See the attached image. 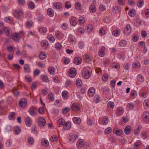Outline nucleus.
<instances>
[{
  "label": "nucleus",
  "instance_id": "nucleus-1",
  "mask_svg": "<svg viewBox=\"0 0 149 149\" xmlns=\"http://www.w3.org/2000/svg\"><path fill=\"white\" fill-rule=\"evenodd\" d=\"M91 69L88 67L85 68L82 73L83 77L86 79H88L91 74Z\"/></svg>",
  "mask_w": 149,
  "mask_h": 149
},
{
  "label": "nucleus",
  "instance_id": "nucleus-2",
  "mask_svg": "<svg viewBox=\"0 0 149 149\" xmlns=\"http://www.w3.org/2000/svg\"><path fill=\"white\" fill-rule=\"evenodd\" d=\"M46 123V120L44 118L40 117L38 118V123L40 127H43L45 125Z\"/></svg>",
  "mask_w": 149,
  "mask_h": 149
},
{
  "label": "nucleus",
  "instance_id": "nucleus-3",
  "mask_svg": "<svg viewBox=\"0 0 149 149\" xmlns=\"http://www.w3.org/2000/svg\"><path fill=\"white\" fill-rule=\"evenodd\" d=\"M12 38L15 42H19L20 38L19 33H13L12 35Z\"/></svg>",
  "mask_w": 149,
  "mask_h": 149
},
{
  "label": "nucleus",
  "instance_id": "nucleus-4",
  "mask_svg": "<svg viewBox=\"0 0 149 149\" xmlns=\"http://www.w3.org/2000/svg\"><path fill=\"white\" fill-rule=\"evenodd\" d=\"M131 31L132 28L130 25L129 24H127L124 29V32L126 34H129L130 33Z\"/></svg>",
  "mask_w": 149,
  "mask_h": 149
},
{
  "label": "nucleus",
  "instance_id": "nucleus-5",
  "mask_svg": "<svg viewBox=\"0 0 149 149\" xmlns=\"http://www.w3.org/2000/svg\"><path fill=\"white\" fill-rule=\"evenodd\" d=\"M76 70L74 68H71L69 70V75L70 77L71 78H74L76 75Z\"/></svg>",
  "mask_w": 149,
  "mask_h": 149
},
{
  "label": "nucleus",
  "instance_id": "nucleus-6",
  "mask_svg": "<svg viewBox=\"0 0 149 149\" xmlns=\"http://www.w3.org/2000/svg\"><path fill=\"white\" fill-rule=\"evenodd\" d=\"M143 120L146 122L149 121V112L147 111H145L143 114Z\"/></svg>",
  "mask_w": 149,
  "mask_h": 149
},
{
  "label": "nucleus",
  "instance_id": "nucleus-7",
  "mask_svg": "<svg viewBox=\"0 0 149 149\" xmlns=\"http://www.w3.org/2000/svg\"><path fill=\"white\" fill-rule=\"evenodd\" d=\"M28 112L32 116H34L36 115H37V112L36 111V109L35 108L33 107H31L30 108L28 111Z\"/></svg>",
  "mask_w": 149,
  "mask_h": 149
},
{
  "label": "nucleus",
  "instance_id": "nucleus-8",
  "mask_svg": "<svg viewBox=\"0 0 149 149\" xmlns=\"http://www.w3.org/2000/svg\"><path fill=\"white\" fill-rule=\"evenodd\" d=\"M25 123L26 125L28 127H30L32 124V120L29 116L25 119Z\"/></svg>",
  "mask_w": 149,
  "mask_h": 149
},
{
  "label": "nucleus",
  "instance_id": "nucleus-9",
  "mask_svg": "<svg viewBox=\"0 0 149 149\" xmlns=\"http://www.w3.org/2000/svg\"><path fill=\"white\" fill-rule=\"evenodd\" d=\"M27 102L26 100L24 98L21 99L19 101V104L22 108H24L26 106Z\"/></svg>",
  "mask_w": 149,
  "mask_h": 149
},
{
  "label": "nucleus",
  "instance_id": "nucleus-10",
  "mask_svg": "<svg viewBox=\"0 0 149 149\" xmlns=\"http://www.w3.org/2000/svg\"><path fill=\"white\" fill-rule=\"evenodd\" d=\"M82 61L81 58L80 57H75L74 60V62L76 65H79L81 64Z\"/></svg>",
  "mask_w": 149,
  "mask_h": 149
},
{
  "label": "nucleus",
  "instance_id": "nucleus-11",
  "mask_svg": "<svg viewBox=\"0 0 149 149\" xmlns=\"http://www.w3.org/2000/svg\"><path fill=\"white\" fill-rule=\"evenodd\" d=\"M117 128H115L113 130L114 134H116V135L120 136L122 134L123 132L122 130H118Z\"/></svg>",
  "mask_w": 149,
  "mask_h": 149
},
{
  "label": "nucleus",
  "instance_id": "nucleus-12",
  "mask_svg": "<svg viewBox=\"0 0 149 149\" xmlns=\"http://www.w3.org/2000/svg\"><path fill=\"white\" fill-rule=\"evenodd\" d=\"M95 93V90L93 87L91 88L88 91V93L90 96H93L94 95Z\"/></svg>",
  "mask_w": 149,
  "mask_h": 149
},
{
  "label": "nucleus",
  "instance_id": "nucleus-13",
  "mask_svg": "<svg viewBox=\"0 0 149 149\" xmlns=\"http://www.w3.org/2000/svg\"><path fill=\"white\" fill-rule=\"evenodd\" d=\"M131 132V127L130 126H126L124 129V132L126 135L129 134Z\"/></svg>",
  "mask_w": 149,
  "mask_h": 149
},
{
  "label": "nucleus",
  "instance_id": "nucleus-14",
  "mask_svg": "<svg viewBox=\"0 0 149 149\" xmlns=\"http://www.w3.org/2000/svg\"><path fill=\"white\" fill-rule=\"evenodd\" d=\"M47 31V28L44 27H40L39 30V33L42 35H44Z\"/></svg>",
  "mask_w": 149,
  "mask_h": 149
},
{
  "label": "nucleus",
  "instance_id": "nucleus-15",
  "mask_svg": "<svg viewBox=\"0 0 149 149\" xmlns=\"http://www.w3.org/2000/svg\"><path fill=\"white\" fill-rule=\"evenodd\" d=\"M77 136V135H75L74 134H71L70 135L69 141L71 142H74L76 139Z\"/></svg>",
  "mask_w": 149,
  "mask_h": 149
},
{
  "label": "nucleus",
  "instance_id": "nucleus-16",
  "mask_svg": "<svg viewBox=\"0 0 149 149\" xmlns=\"http://www.w3.org/2000/svg\"><path fill=\"white\" fill-rule=\"evenodd\" d=\"M54 8L56 9H59L62 7V4L60 3H57L53 4Z\"/></svg>",
  "mask_w": 149,
  "mask_h": 149
},
{
  "label": "nucleus",
  "instance_id": "nucleus-17",
  "mask_svg": "<svg viewBox=\"0 0 149 149\" xmlns=\"http://www.w3.org/2000/svg\"><path fill=\"white\" fill-rule=\"evenodd\" d=\"M70 24L72 26H75L77 24V19L74 17H72L70 20Z\"/></svg>",
  "mask_w": 149,
  "mask_h": 149
},
{
  "label": "nucleus",
  "instance_id": "nucleus-18",
  "mask_svg": "<svg viewBox=\"0 0 149 149\" xmlns=\"http://www.w3.org/2000/svg\"><path fill=\"white\" fill-rule=\"evenodd\" d=\"M47 14L50 17H52L54 14V11L51 8H49L47 10Z\"/></svg>",
  "mask_w": 149,
  "mask_h": 149
},
{
  "label": "nucleus",
  "instance_id": "nucleus-19",
  "mask_svg": "<svg viewBox=\"0 0 149 149\" xmlns=\"http://www.w3.org/2000/svg\"><path fill=\"white\" fill-rule=\"evenodd\" d=\"M84 145L83 140H79L77 143V147L79 148H81Z\"/></svg>",
  "mask_w": 149,
  "mask_h": 149
},
{
  "label": "nucleus",
  "instance_id": "nucleus-20",
  "mask_svg": "<svg viewBox=\"0 0 149 149\" xmlns=\"http://www.w3.org/2000/svg\"><path fill=\"white\" fill-rule=\"evenodd\" d=\"M136 11L134 9L130 10L128 13L129 15L131 17H134L136 15Z\"/></svg>",
  "mask_w": 149,
  "mask_h": 149
},
{
  "label": "nucleus",
  "instance_id": "nucleus-21",
  "mask_svg": "<svg viewBox=\"0 0 149 149\" xmlns=\"http://www.w3.org/2000/svg\"><path fill=\"white\" fill-rule=\"evenodd\" d=\"M109 118L107 116L104 117L102 119V122L103 125H106L108 123Z\"/></svg>",
  "mask_w": 149,
  "mask_h": 149
},
{
  "label": "nucleus",
  "instance_id": "nucleus-22",
  "mask_svg": "<svg viewBox=\"0 0 149 149\" xmlns=\"http://www.w3.org/2000/svg\"><path fill=\"white\" fill-rule=\"evenodd\" d=\"M71 127V124L69 122H66L65 125L63 126V128L65 130H69Z\"/></svg>",
  "mask_w": 149,
  "mask_h": 149
},
{
  "label": "nucleus",
  "instance_id": "nucleus-23",
  "mask_svg": "<svg viewBox=\"0 0 149 149\" xmlns=\"http://www.w3.org/2000/svg\"><path fill=\"white\" fill-rule=\"evenodd\" d=\"M73 121L75 123H76L77 124H79L81 122V119L77 117H74L73 118Z\"/></svg>",
  "mask_w": 149,
  "mask_h": 149
},
{
  "label": "nucleus",
  "instance_id": "nucleus-24",
  "mask_svg": "<svg viewBox=\"0 0 149 149\" xmlns=\"http://www.w3.org/2000/svg\"><path fill=\"white\" fill-rule=\"evenodd\" d=\"M105 49V48L104 47H102V48L100 49L99 52L98 54L101 57H103L104 55V50Z\"/></svg>",
  "mask_w": 149,
  "mask_h": 149
},
{
  "label": "nucleus",
  "instance_id": "nucleus-25",
  "mask_svg": "<svg viewBox=\"0 0 149 149\" xmlns=\"http://www.w3.org/2000/svg\"><path fill=\"white\" fill-rule=\"evenodd\" d=\"M23 14V12L21 10H19L15 13L14 16L16 18L20 17Z\"/></svg>",
  "mask_w": 149,
  "mask_h": 149
},
{
  "label": "nucleus",
  "instance_id": "nucleus-26",
  "mask_svg": "<svg viewBox=\"0 0 149 149\" xmlns=\"http://www.w3.org/2000/svg\"><path fill=\"white\" fill-rule=\"evenodd\" d=\"M141 144V142L139 140L137 141V142L134 144V148L136 149H138L139 148V146Z\"/></svg>",
  "mask_w": 149,
  "mask_h": 149
},
{
  "label": "nucleus",
  "instance_id": "nucleus-27",
  "mask_svg": "<svg viewBox=\"0 0 149 149\" xmlns=\"http://www.w3.org/2000/svg\"><path fill=\"white\" fill-rule=\"evenodd\" d=\"M71 109L73 111H77L79 110L77 105L75 103H73L71 107Z\"/></svg>",
  "mask_w": 149,
  "mask_h": 149
},
{
  "label": "nucleus",
  "instance_id": "nucleus-28",
  "mask_svg": "<svg viewBox=\"0 0 149 149\" xmlns=\"http://www.w3.org/2000/svg\"><path fill=\"white\" fill-rule=\"evenodd\" d=\"M120 34V30L118 29L116 30H115L112 32L113 35L115 36H117Z\"/></svg>",
  "mask_w": 149,
  "mask_h": 149
},
{
  "label": "nucleus",
  "instance_id": "nucleus-29",
  "mask_svg": "<svg viewBox=\"0 0 149 149\" xmlns=\"http://www.w3.org/2000/svg\"><path fill=\"white\" fill-rule=\"evenodd\" d=\"M89 10L91 13H94L96 11V7L95 6L91 5L89 7Z\"/></svg>",
  "mask_w": 149,
  "mask_h": 149
},
{
  "label": "nucleus",
  "instance_id": "nucleus-30",
  "mask_svg": "<svg viewBox=\"0 0 149 149\" xmlns=\"http://www.w3.org/2000/svg\"><path fill=\"white\" fill-rule=\"evenodd\" d=\"M24 69L26 72H29L30 71L29 65L28 64H25L24 66Z\"/></svg>",
  "mask_w": 149,
  "mask_h": 149
},
{
  "label": "nucleus",
  "instance_id": "nucleus-31",
  "mask_svg": "<svg viewBox=\"0 0 149 149\" xmlns=\"http://www.w3.org/2000/svg\"><path fill=\"white\" fill-rule=\"evenodd\" d=\"M41 78L43 81L45 82H48L49 79L47 76L45 75H43L41 76Z\"/></svg>",
  "mask_w": 149,
  "mask_h": 149
},
{
  "label": "nucleus",
  "instance_id": "nucleus-32",
  "mask_svg": "<svg viewBox=\"0 0 149 149\" xmlns=\"http://www.w3.org/2000/svg\"><path fill=\"white\" fill-rule=\"evenodd\" d=\"M28 143L30 145H32L34 143V139L31 136H29L27 139Z\"/></svg>",
  "mask_w": 149,
  "mask_h": 149
},
{
  "label": "nucleus",
  "instance_id": "nucleus-33",
  "mask_svg": "<svg viewBox=\"0 0 149 149\" xmlns=\"http://www.w3.org/2000/svg\"><path fill=\"white\" fill-rule=\"evenodd\" d=\"M149 104V101L147 100H144L143 102V105L145 109H147Z\"/></svg>",
  "mask_w": 149,
  "mask_h": 149
},
{
  "label": "nucleus",
  "instance_id": "nucleus-34",
  "mask_svg": "<svg viewBox=\"0 0 149 149\" xmlns=\"http://www.w3.org/2000/svg\"><path fill=\"white\" fill-rule=\"evenodd\" d=\"M41 143L43 145L45 146H48L49 144L48 141L45 139L42 140L41 141Z\"/></svg>",
  "mask_w": 149,
  "mask_h": 149
},
{
  "label": "nucleus",
  "instance_id": "nucleus-35",
  "mask_svg": "<svg viewBox=\"0 0 149 149\" xmlns=\"http://www.w3.org/2000/svg\"><path fill=\"white\" fill-rule=\"evenodd\" d=\"M47 38L49 41L51 42H53L55 41L54 37L51 35H48L47 37Z\"/></svg>",
  "mask_w": 149,
  "mask_h": 149
},
{
  "label": "nucleus",
  "instance_id": "nucleus-36",
  "mask_svg": "<svg viewBox=\"0 0 149 149\" xmlns=\"http://www.w3.org/2000/svg\"><path fill=\"white\" fill-rule=\"evenodd\" d=\"M48 96L49 99L50 101H53L54 100V96L52 93H49Z\"/></svg>",
  "mask_w": 149,
  "mask_h": 149
},
{
  "label": "nucleus",
  "instance_id": "nucleus-37",
  "mask_svg": "<svg viewBox=\"0 0 149 149\" xmlns=\"http://www.w3.org/2000/svg\"><path fill=\"white\" fill-rule=\"evenodd\" d=\"M48 71L51 74H53L55 72V70L54 68L51 67L49 68Z\"/></svg>",
  "mask_w": 149,
  "mask_h": 149
},
{
  "label": "nucleus",
  "instance_id": "nucleus-38",
  "mask_svg": "<svg viewBox=\"0 0 149 149\" xmlns=\"http://www.w3.org/2000/svg\"><path fill=\"white\" fill-rule=\"evenodd\" d=\"M64 120L63 119H60L58 122V124L59 127L62 126L64 124Z\"/></svg>",
  "mask_w": 149,
  "mask_h": 149
},
{
  "label": "nucleus",
  "instance_id": "nucleus-39",
  "mask_svg": "<svg viewBox=\"0 0 149 149\" xmlns=\"http://www.w3.org/2000/svg\"><path fill=\"white\" fill-rule=\"evenodd\" d=\"M55 48L57 50H60L62 48V46L61 44L59 42L56 43L55 45Z\"/></svg>",
  "mask_w": 149,
  "mask_h": 149
},
{
  "label": "nucleus",
  "instance_id": "nucleus-40",
  "mask_svg": "<svg viewBox=\"0 0 149 149\" xmlns=\"http://www.w3.org/2000/svg\"><path fill=\"white\" fill-rule=\"evenodd\" d=\"M132 66L135 68H138L140 67V64L138 62H135L133 64Z\"/></svg>",
  "mask_w": 149,
  "mask_h": 149
},
{
  "label": "nucleus",
  "instance_id": "nucleus-41",
  "mask_svg": "<svg viewBox=\"0 0 149 149\" xmlns=\"http://www.w3.org/2000/svg\"><path fill=\"white\" fill-rule=\"evenodd\" d=\"M84 59L85 62L88 63L91 61V60L89 57V56L88 55H86L84 57Z\"/></svg>",
  "mask_w": 149,
  "mask_h": 149
},
{
  "label": "nucleus",
  "instance_id": "nucleus-42",
  "mask_svg": "<svg viewBox=\"0 0 149 149\" xmlns=\"http://www.w3.org/2000/svg\"><path fill=\"white\" fill-rule=\"evenodd\" d=\"M41 44L42 46L47 47L48 46V42L47 40H43L41 42Z\"/></svg>",
  "mask_w": 149,
  "mask_h": 149
},
{
  "label": "nucleus",
  "instance_id": "nucleus-43",
  "mask_svg": "<svg viewBox=\"0 0 149 149\" xmlns=\"http://www.w3.org/2000/svg\"><path fill=\"white\" fill-rule=\"evenodd\" d=\"M127 42L125 40L121 41L119 43V45L121 47H124L126 46Z\"/></svg>",
  "mask_w": 149,
  "mask_h": 149
},
{
  "label": "nucleus",
  "instance_id": "nucleus-44",
  "mask_svg": "<svg viewBox=\"0 0 149 149\" xmlns=\"http://www.w3.org/2000/svg\"><path fill=\"white\" fill-rule=\"evenodd\" d=\"M4 31L5 34L7 36L9 35L10 33V29L7 27H6L4 29Z\"/></svg>",
  "mask_w": 149,
  "mask_h": 149
},
{
  "label": "nucleus",
  "instance_id": "nucleus-45",
  "mask_svg": "<svg viewBox=\"0 0 149 149\" xmlns=\"http://www.w3.org/2000/svg\"><path fill=\"white\" fill-rule=\"evenodd\" d=\"M5 130L6 132H10L11 130V127L10 125H6L5 127Z\"/></svg>",
  "mask_w": 149,
  "mask_h": 149
},
{
  "label": "nucleus",
  "instance_id": "nucleus-46",
  "mask_svg": "<svg viewBox=\"0 0 149 149\" xmlns=\"http://www.w3.org/2000/svg\"><path fill=\"white\" fill-rule=\"evenodd\" d=\"M112 131V130L110 127H108L105 130L104 132L106 134H108L110 133Z\"/></svg>",
  "mask_w": 149,
  "mask_h": 149
},
{
  "label": "nucleus",
  "instance_id": "nucleus-47",
  "mask_svg": "<svg viewBox=\"0 0 149 149\" xmlns=\"http://www.w3.org/2000/svg\"><path fill=\"white\" fill-rule=\"evenodd\" d=\"M76 85L79 87H80L82 85L81 81L79 79H77L76 81Z\"/></svg>",
  "mask_w": 149,
  "mask_h": 149
},
{
  "label": "nucleus",
  "instance_id": "nucleus-48",
  "mask_svg": "<svg viewBox=\"0 0 149 149\" xmlns=\"http://www.w3.org/2000/svg\"><path fill=\"white\" fill-rule=\"evenodd\" d=\"M86 29L88 32H91L93 29V28L91 25L90 24L86 26Z\"/></svg>",
  "mask_w": 149,
  "mask_h": 149
},
{
  "label": "nucleus",
  "instance_id": "nucleus-49",
  "mask_svg": "<svg viewBox=\"0 0 149 149\" xmlns=\"http://www.w3.org/2000/svg\"><path fill=\"white\" fill-rule=\"evenodd\" d=\"M112 66L113 68H114L116 69H119L120 68V65L119 64L116 63H113L112 65Z\"/></svg>",
  "mask_w": 149,
  "mask_h": 149
},
{
  "label": "nucleus",
  "instance_id": "nucleus-50",
  "mask_svg": "<svg viewBox=\"0 0 149 149\" xmlns=\"http://www.w3.org/2000/svg\"><path fill=\"white\" fill-rule=\"evenodd\" d=\"M109 74H104L102 77V79L103 81H107L108 79Z\"/></svg>",
  "mask_w": 149,
  "mask_h": 149
},
{
  "label": "nucleus",
  "instance_id": "nucleus-51",
  "mask_svg": "<svg viewBox=\"0 0 149 149\" xmlns=\"http://www.w3.org/2000/svg\"><path fill=\"white\" fill-rule=\"evenodd\" d=\"M39 58L41 59H43L45 58V54L41 52L39 55Z\"/></svg>",
  "mask_w": 149,
  "mask_h": 149
},
{
  "label": "nucleus",
  "instance_id": "nucleus-52",
  "mask_svg": "<svg viewBox=\"0 0 149 149\" xmlns=\"http://www.w3.org/2000/svg\"><path fill=\"white\" fill-rule=\"evenodd\" d=\"M137 78L138 80L140 82H142L144 81V78L142 75L140 74L138 75Z\"/></svg>",
  "mask_w": 149,
  "mask_h": 149
},
{
  "label": "nucleus",
  "instance_id": "nucleus-53",
  "mask_svg": "<svg viewBox=\"0 0 149 149\" xmlns=\"http://www.w3.org/2000/svg\"><path fill=\"white\" fill-rule=\"evenodd\" d=\"M29 8L31 9H33L35 7V5L32 2L29 3L28 5Z\"/></svg>",
  "mask_w": 149,
  "mask_h": 149
},
{
  "label": "nucleus",
  "instance_id": "nucleus-54",
  "mask_svg": "<svg viewBox=\"0 0 149 149\" xmlns=\"http://www.w3.org/2000/svg\"><path fill=\"white\" fill-rule=\"evenodd\" d=\"M65 7L67 9L71 7V4L68 1H66L65 2Z\"/></svg>",
  "mask_w": 149,
  "mask_h": 149
},
{
  "label": "nucleus",
  "instance_id": "nucleus-55",
  "mask_svg": "<svg viewBox=\"0 0 149 149\" xmlns=\"http://www.w3.org/2000/svg\"><path fill=\"white\" fill-rule=\"evenodd\" d=\"M118 9V7L117 6H115L113 7L112 11L114 13H117Z\"/></svg>",
  "mask_w": 149,
  "mask_h": 149
},
{
  "label": "nucleus",
  "instance_id": "nucleus-56",
  "mask_svg": "<svg viewBox=\"0 0 149 149\" xmlns=\"http://www.w3.org/2000/svg\"><path fill=\"white\" fill-rule=\"evenodd\" d=\"M4 20L6 22H10L12 21V18L10 17H5Z\"/></svg>",
  "mask_w": 149,
  "mask_h": 149
},
{
  "label": "nucleus",
  "instance_id": "nucleus-57",
  "mask_svg": "<svg viewBox=\"0 0 149 149\" xmlns=\"http://www.w3.org/2000/svg\"><path fill=\"white\" fill-rule=\"evenodd\" d=\"M70 110V108L69 107H65L62 109V111L64 114L66 113Z\"/></svg>",
  "mask_w": 149,
  "mask_h": 149
},
{
  "label": "nucleus",
  "instance_id": "nucleus-58",
  "mask_svg": "<svg viewBox=\"0 0 149 149\" xmlns=\"http://www.w3.org/2000/svg\"><path fill=\"white\" fill-rule=\"evenodd\" d=\"M7 50L10 52L14 53V50L13 49V47L12 46H10L9 47H7Z\"/></svg>",
  "mask_w": 149,
  "mask_h": 149
},
{
  "label": "nucleus",
  "instance_id": "nucleus-59",
  "mask_svg": "<svg viewBox=\"0 0 149 149\" xmlns=\"http://www.w3.org/2000/svg\"><path fill=\"white\" fill-rule=\"evenodd\" d=\"M49 92V90L47 88H45L42 91V94L44 95H47Z\"/></svg>",
  "mask_w": 149,
  "mask_h": 149
},
{
  "label": "nucleus",
  "instance_id": "nucleus-60",
  "mask_svg": "<svg viewBox=\"0 0 149 149\" xmlns=\"http://www.w3.org/2000/svg\"><path fill=\"white\" fill-rule=\"evenodd\" d=\"M117 111L118 113L120 115H122L123 113V110L121 107H118V108Z\"/></svg>",
  "mask_w": 149,
  "mask_h": 149
},
{
  "label": "nucleus",
  "instance_id": "nucleus-61",
  "mask_svg": "<svg viewBox=\"0 0 149 149\" xmlns=\"http://www.w3.org/2000/svg\"><path fill=\"white\" fill-rule=\"evenodd\" d=\"M57 140V136L56 135H53L51 138V141L52 142L56 141Z\"/></svg>",
  "mask_w": 149,
  "mask_h": 149
},
{
  "label": "nucleus",
  "instance_id": "nucleus-62",
  "mask_svg": "<svg viewBox=\"0 0 149 149\" xmlns=\"http://www.w3.org/2000/svg\"><path fill=\"white\" fill-rule=\"evenodd\" d=\"M139 46L143 48L145 46V42L143 41H140L138 44Z\"/></svg>",
  "mask_w": 149,
  "mask_h": 149
},
{
  "label": "nucleus",
  "instance_id": "nucleus-63",
  "mask_svg": "<svg viewBox=\"0 0 149 149\" xmlns=\"http://www.w3.org/2000/svg\"><path fill=\"white\" fill-rule=\"evenodd\" d=\"M100 97L98 95H95L94 97V100L96 103L98 102H100Z\"/></svg>",
  "mask_w": 149,
  "mask_h": 149
},
{
  "label": "nucleus",
  "instance_id": "nucleus-64",
  "mask_svg": "<svg viewBox=\"0 0 149 149\" xmlns=\"http://www.w3.org/2000/svg\"><path fill=\"white\" fill-rule=\"evenodd\" d=\"M127 106L131 109H133L134 108V105L132 103H128L127 104Z\"/></svg>",
  "mask_w": 149,
  "mask_h": 149
}]
</instances>
